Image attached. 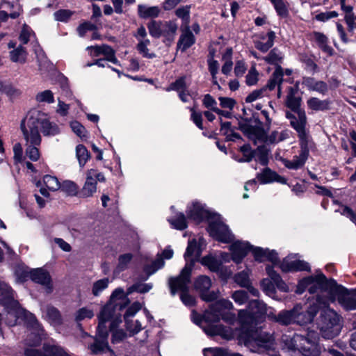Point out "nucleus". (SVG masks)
Returning <instances> with one entry per match:
<instances>
[{"label": "nucleus", "instance_id": "2eb2a0df", "mask_svg": "<svg viewBox=\"0 0 356 356\" xmlns=\"http://www.w3.org/2000/svg\"><path fill=\"white\" fill-rule=\"evenodd\" d=\"M318 335L315 332H309L307 337L296 335L294 340L298 343L300 352L305 356H318L320 349L318 346Z\"/></svg>", "mask_w": 356, "mask_h": 356}, {"label": "nucleus", "instance_id": "ea45409f", "mask_svg": "<svg viewBox=\"0 0 356 356\" xmlns=\"http://www.w3.org/2000/svg\"><path fill=\"white\" fill-rule=\"evenodd\" d=\"M76 156L81 168H83L90 156L88 149L83 145H78L76 147Z\"/></svg>", "mask_w": 356, "mask_h": 356}, {"label": "nucleus", "instance_id": "6e6d98bb", "mask_svg": "<svg viewBox=\"0 0 356 356\" xmlns=\"http://www.w3.org/2000/svg\"><path fill=\"white\" fill-rule=\"evenodd\" d=\"M132 254L126 253L120 255L118 259V264L117 266V270L120 272L129 267V264L132 259Z\"/></svg>", "mask_w": 356, "mask_h": 356}, {"label": "nucleus", "instance_id": "5701e85b", "mask_svg": "<svg viewBox=\"0 0 356 356\" xmlns=\"http://www.w3.org/2000/svg\"><path fill=\"white\" fill-rule=\"evenodd\" d=\"M174 252L170 247H167L157 258L152 261L151 264H146L144 268L145 272L148 276L154 274L159 269L164 266L163 259H170L173 257Z\"/></svg>", "mask_w": 356, "mask_h": 356}, {"label": "nucleus", "instance_id": "4c0bfd02", "mask_svg": "<svg viewBox=\"0 0 356 356\" xmlns=\"http://www.w3.org/2000/svg\"><path fill=\"white\" fill-rule=\"evenodd\" d=\"M9 54L10 60L14 63H24L26 60L27 52L22 45L10 51Z\"/></svg>", "mask_w": 356, "mask_h": 356}, {"label": "nucleus", "instance_id": "c756f323", "mask_svg": "<svg viewBox=\"0 0 356 356\" xmlns=\"http://www.w3.org/2000/svg\"><path fill=\"white\" fill-rule=\"evenodd\" d=\"M88 51L92 56H99L100 55H104L106 58V60L111 61L112 63H116V58L115 56L114 51L113 49L106 44L102 46H92L88 47Z\"/></svg>", "mask_w": 356, "mask_h": 356}, {"label": "nucleus", "instance_id": "69168bd1", "mask_svg": "<svg viewBox=\"0 0 356 356\" xmlns=\"http://www.w3.org/2000/svg\"><path fill=\"white\" fill-rule=\"evenodd\" d=\"M73 12L70 10H59L54 13L55 19L59 22H67L72 15Z\"/></svg>", "mask_w": 356, "mask_h": 356}, {"label": "nucleus", "instance_id": "20e7f679", "mask_svg": "<svg viewBox=\"0 0 356 356\" xmlns=\"http://www.w3.org/2000/svg\"><path fill=\"white\" fill-rule=\"evenodd\" d=\"M186 212L188 216L197 222L207 220L209 222L208 231L213 238L223 243H230L234 241V235L225 224L221 216L211 213L202 204L198 202H192L188 207Z\"/></svg>", "mask_w": 356, "mask_h": 356}, {"label": "nucleus", "instance_id": "6ab92c4d", "mask_svg": "<svg viewBox=\"0 0 356 356\" xmlns=\"http://www.w3.org/2000/svg\"><path fill=\"white\" fill-rule=\"evenodd\" d=\"M211 286V280L206 275H201L195 280V287L200 293L201 298L204 301H213L219 296L218 292H208Z\"/></svg>", "mask_w": 356, "mask_h": 356}, {"label": "nucleus", "instance_id": "393cba45", "mask_svg": "<svg viewBox=\"0 0 356 356\" xmlns=\"http://www.w3.org/2000/svg\"><path fill=\"white\" fill-rule=\"evenodd\" d=\"M250 252H252L254 260L258 262L270 261L273 264H277L278 261L277 254L274 250L252 245Z\"/></svg>", "mask_w": 356, "mask_h": 356}, {"label": "nucleus", "instance_id": "f8f14e48", "mask_svg": "<svg viewBox=\"0 0 356 356\" xmlns=\"http://www.w3.org/2000/svg\"><path fill=\"white\" fill-rule=\"evenodd\" d=\"M191 273V264H187L184 266L179 277L171 278L169 280L171 293L174 295L177 291H181V299L185 305L189 307L194 305L195 302V298L187 293Z\"/></svg>", "mask_w": 356, "mask_h": 356}, {"label": "nucleus", "instance_id": "0eeeda50", "mask_svg": "<svg viewBox=\"0 0 356 356\" xmlns=\"http://www.w3.org/2000/svg\"><path fill=\"white\" fill-rule=\"evenodd\" d=\"M241 131L254 143L257 141H264L269 143H275L282 141L289 137L288 131L281 132L274 131L270 135L266 136L265 130L261 127V122L255 118L249 120L239 122Z\"/></svg>", "mask_w": 356, "mask_h": 356}, {"label": "nucleus", "instance_id": "c85d7f7f", "mask_svg": "<svg viewBox=\"0 0 356 356\" xmlns=\"http://www.w3.org/2000/svg\"><path fill=\"white\" fill-rule=\"evenodd\" d=\"M257 179L261 184H269L273 181H277L280 184H286V179L279 175L275 172L271 170L269 168H265L261 172L258 173L257 175Z\"/></svg>", "mask_w": 356, "mask_h": 356}, {"label": "nucleus", "instance_id": "bf43d9fd", "mask_svg": "<svg viewBox=\"0 0 356 356\" xmlns=\"http://www.w3.org/2000/svg\"><path fill=\"white\" fill-rule=\"evenodd\" d=\"M70 127L72 131L82 140H84L87 138V131L86 130L85 127L79 122H72L70 123Z\"/></svg>", "mask_w": 356, "mask_h": 356}, {"label": "nucleus", "instance_id": "a19ab883", "mask_svg": "<svg viewBox=\"0 0 356 356\" xmlns=\"http://www.w3.org/2000/svg\"><path fill=\"white\" fill-rule=\"evenodd\" d=\"M168 221L171 225L177 229L182 230L187 227L186 218L181 213H178L175 217L170 218Z\"/></svg>", "mask_w": 356, "mask_h": 356}, {"label": "nucleus", "instance_id": "0e129e2a", "mask_svg": "<svg viewBox=\"0 0 356 356\" xmlns=\"http://www.w3.org/2000/svg\"><path fill=\"white\" fill-rule=\"evenodd\" d=\"M218 67H219V65H218V63L217 60H215L213 59H210L209 60V72H211V74L212 75L213 83V84L217 85L218 88H220V87L217 82V78H216V74L218 73Z\"/></svg>", "mask_w": 356, "mask_h": 356}, {"label": "nucleus", "instance_id": "37998d69", "mask_svg": "<svg viewBox=\"0 0 356 356\" xmlns=\"http://www.w3.org/2000/svg\"><path fill=\"white\" fill-rule=\"evenodd\" d=\"M109 282L108 278H103L95 282L92 286V293L95 296H99L108 287Z\"/></svg>", "mask_w": 356, "mask_h": 356}, {"label": "nucleus", "instance_id": "aec40b11", "mask_svg": "<svg viewBox=\"0 0 356 356\" xmlns=\"http://www.w3.org/2000/svg\"><path fill=\"white\" fill-rule=\"evenodd\" d=\"M280 268L283 272L310 270L309 264L296 254H290L284 259L280 264Z\"/></svg>", "mask_w": 356, "mask_h": 356}, {"label": "nucleus", "instance_id": "423d86ee", "mask_svg": "<svg viewBox=\"0 0 356 356\" xmlns=\"http://www.w3.org/2000/svg\"><path fill=\"white\" fill-rule=\"evenodd\" d=\"M307 124V117L305 113L300 111L298 113V119L293 118L291 125L298 132L301 143V151L298 156L293 157V160L284 159L283 163L284 165L289 169L297 170L302 168L309 156V149L307 148L308 136L306 131L305 126Z\"/></svg>", "mask_w": 356, "mask_h": 356}, {"label": "nucleus", "instance_id": "c03bdc74", "mask_svg": "<svg viewBox=\"0 0 356 356\" xmlns=\"http://www.w3.org/2000/svg\"><path fill=\"white\" fill-rule=\"evenodd\" d=\"M37 58L38 63V70L40 72L41 74H44L52 67L51 63H50V62L42 52L38 54Z\"/></svg>", "mask_w": 356, "mask_h": 356}, {"label": "nucleus", "instance_id": "bb28decb", "mask_svg": "<svg viewBox=\"0 0 356 356\" xmlns=\"http://www.w3.org/2000/svg\"><path fill=\"white\" fill-rule=\"evenodd\" d=\"M298 92L297 87H289L288 88V94L286 99V106L293 111H297V115H293L287 114V118L290 119V122L293 118L298 119V113L300 111L304 112V111L299 109L300 104V98L296 97V94Z\"/></svg>", "mask_w": 356, "mask_h": 356}, {"label": "nucleus", "instance_id": "13d9d810", "mask_svg": "<svg viewBox=\"0 0 356 356\" xmlns=\"http://www.w3.org/2000/svg\"><path fill=\"white\" fill-rule=\"evenodd\" d=\"M149 33L153 36L158 38L163 35V23L153 21L148 26Z\"/></svg>", "mask_w": 356, "mask_h": 356}, {"label": "nucleus", "instance_id": "4be33fe9", "mask_svg": "<svg viewBox=\"0 0 356 356\" xmlns=\"http://www.w3.org/2000/svg\"><path fill=\"white\" fill-rule=\"evenodd\" d=\"M44 353L41 354L32 348H27L25 350V356H72L65 352L61 347L54 345H44Z\"/></svg>", "mask_w": 356, "mask_h": 356}, {"label": "nucleus", "instance_id": "09e8293b", "mask_svg": "<svg viewBox=\"0 0 356 356\" xmlns=\"http://www.w3.org/2000/svg\"><path fill=\"white\" fill-rule=\"evenodd\" d=\"M232 54V49H227L226 53L222 56V59L225 60V63L222 67V72L225 75H228L232 70L233 63L231 60Z\"/></svg>", "mask_w": 356, "mask_h": 356}, {"label": "nucleus", "instance_id": "6e6552de", "mask_svg": "<svg viewBox=\"0 0 356 356\" xmlns=\"http://www.w3.org/2000/svg\"><path fill=\"white\" fill-rule=\"evenodd\" d=\"M234 309L231 301L227 299H221L211 305L209 310L206 311L200 319L193 317L196 324L206 323H213L220 321V319L225 322L233 324L236 321V315L230 311Z\"/></svg>", "mask_w": 356, "mask_h": 356}, {"label": "nucleus", "instance_id": "4468645a", "mask_svg": "<svg viewBox=\"0 0 356 356\" xmlns=\"http://www.w3.org/2000/svg\"><path fill=\"white\" fill-rule=\"evenodd\" d=\"M266 272L270 280L265 278L263 279L261 282V289L266 293V295L274 298V294L275 293L274 285H276L277 289L282 291H289L288 286L282 280L280 275L274 270L273 267L268 266L266 267Z\"/></svg>", "mask_w": 356, "mask_h": 356}, {"label": "nucleus", "instance_id": "49530a36", "mask_svg": "<svg viewBox=\"0 0 356 356\" xmlns=\"http://www.w3.org/2000/svg\"><path fill=\"white\" fill-rule=\"evenodd\" d=\"M268 40L266 42H258L256 44V47L263 51H267L270 48H271L274 44V40L275 38V34L273 31H270L267 34Z\"/></svg>", "mask_w": 356, "mask_h": 356}, {"label": "nucleus", "instance_id": "774afa93", "mask_svg": "<svg viewBox=\"0 0 356 356\" xmlns=\"http://www.w3.org/2000/svg\"><path fill=\"white\" fill-rule=\"evenodd\" d=\"M241 151L243 153V158L238 160L239 162H249L253 157V152L249 145H244L241 147Z\"/></svg>", "mask_w": 356, "mask_h": 356}, {"label": "nucleus", "instance_id": "864d4df0", "mask_svg": "<svg viewBox=\"0 0 356 356\" xmlns=\"http://www.w3.org/2000/svg\"><path fill=\"white\" fill-rule=\"evenodd\" d=\"M205 356H242L238 353L228 354L227 351L220 348H211L204 350Z\"/></svg>", "mask_w": 356, "mask_h": 356}, {"label": "nucleus", "instance_id": "338daca9", "mask_svg": "<svg viewBox=\"0 0 356 356\" xmlns=\"http://www.w3.org/2000/svg\"><path fill=\"white\" fill-rule=\"evenodd\" d=\"M32 36H33V33L31 29L28 26L24 25L19 37V40L23 44H26Z\"/></svg>", "mask_w": 356, "mask_h": 356}, {"label": "nucleus", "instance_id": "f704fd0d", "mask_svg": "<svg viewBox=\"0 0 356 356\" xmlns=\"http://www.w3.org/2000/svg\"><path fill=\"white\" fill-rule=\"evenodd\" d=\"M312 40L316 42L318 47L327 55L331 56L333 54L334 50L329 46L328 38L323 33L314 32L312 34Z\"/></svg>", "mask_w": 356, "mask_h": 356}, {"label": "nucleus", "instance_id": "473e14b6", "mask_svg": "<svg viewBox=\"0 0 356 356\" xmlns=\"http://www.w3.org/2000/svg\"><path fill=\"white\" fill-rule=\"evenodd\" d=\"M302 85L308 90L311 91H316L321 94H324L327 90V86L325 82L316 80L311 77L304 78Z\"/></svg>", "mask_w": 356, "mask_h": 356}, {"label": "nucleus", "instance_id": "9d476101", "mask_svg": "<svg viewBox=\"0 0 356 356\" xmlns=\"http://www.w3.org/2000/svg\"><path fill=\"white\" fill-rule=\"evenodd\" d=\"M33 126V122L29 120L21 124V130L25 140L26 156L32 161H37L40 156L38 147L40 145L41 136Z\"/></svg>", "mask_w": 356, "mask_h": 356}, {"label": "nucleus", "instance_id": "de8ad7c7", "mask_svg": "<svg viewBox=\"0 0 356 356\" xmlns=\"http://www.w3.org/2000/svg\"><path fill=\"white\" fill-rule=\"evenodd\" d=\"M152 287L153 286L151 283H136L127 289V293L131 294L134 291L140 293H145L149 292Z\"/></svg>", "mask_w": 356, "mask_h": 356}, {"label": "nucleus", "instance_id": "7c9ffc66", "mask_svg": "<svg viewBox=\"0 0 356 356\" xmlns=\"http://www.w3.org/2000/svg\"><path fill=\"white\" fill-rule=\"evenodd\" d=\"M43 318L54 327H57L63 323L59 311L55 307L48 306L43 311Z\"/></svg>", "mask_w": 356, "mask_h": 356}, {"label": "nucleus", "instance_id": "c9c22d12", "mask_svg": "<svg viewBox=\"0 0 356 356\" xmlns=\"http://www.w3.org/2000/svg\"><path fill=\"white\" fill-rule=\"evenodd\" d=\"M307 104L309 109L319 111L329 109L330 102L327 99L321 100L316 97H310L307 99Z\"/></svg>", "mask_w": 356, "mask_h": 356}, {"label": "nucleus", "instance_id": "ddd939ff", "mask_svg": "<svg viewBox=\"0 0 356 356\" xmlns=\"http://www.w3.org/2000/svg\"><path fill=\"white\" fill-rule=\"evenodd\" d=\"M33 121L34 128L39 132V128L44 136H55L59 133L58 126L51 122L47 115L38 110L30 111L21 124H26L28 121Z\"/></svg>", "mask_w": 356, "mask_h": 356}, {"label": "nucleus", "instance_id": "f257e3e1", "mask_svg": "<svg viewBox=\"0 0 356 356\" xmlns=\"http://www.w3.org/2000/svg\"><path fill=\"white\" fill-rule=\"evenodd\" d=\"M273 316V309L267 307L266 305L259 300H252L249 302L248 307L240 309L238 313V322L240 329L234 330L229 327L222 325H213L212 323L198 325L209 336L219 335L225 339H232L237 337L240 342L252 352H260L262 349H270L273 346L272 336L266 332L254 330L253 326L257 318L264 316Z\"/></svg>", "mask_w": 356, "mask_h": 356}, {"label": "nucleus", "instance_id": "58836bf2", "mask_svg": "<svg viewBox=\"0 0 356 356\" xmlns=\"http://www.w3.org/2000/svg\"><path fill=\"white\" fill-rule=\"evenodd\" d=\"M160 10L157 6H138V15L143 18L156 17L159 15Z\"/></svg>", "mask_w": 356, "mask_h": 356}, {"label": "nucleus", "instance_id": "e433bc0d", "mask_svg": "<svg viewBox=\"0 0 356 356\" xmlns=\"http://www.w3.org/2000/svg\"><path fill=\"white\" fill-rule=\"evenodd\" d=\"M283 77V71L280 66H277L275 70V72L273 74L272 78L270 80L269 83L268 84V87L269 90H273L275 86H278V97H280L281 96V88H280V84L282 81Z\"/></svg>", "mask_w": 356, "mask_h": 356}, {"label": "nucleus", "instance_id": "79ce46f5", "mask_svg": "<svg viewBox=\"0 0 356 356\" xmlns=\"http://www.w3.org/2000/svg\"><path fill=\"white\" fill-rule=\"evenodd\" d=\"M250 272L246 270H243L240 273H238L234 275V282L241 287H248L249 284L251 283L250 280Z\"/></svg>", "mask_w": 356, "mask_h": 356}, {"label": "nucleus", "instance_id": "72a5a7b5", "mask_svg": "<svg viewBox=\"0 0 356 356\" xmlns=\"http://www.w3.org/2000/svg\"><path fill=\"white\" fill-rule=\"evenodd\" d=\"M195 42V37L189 29V26L184 27L179 40L178 49L184 51Z\"/></svg>", "mask_w": 356, "mask_h": 356}, {"label": "nucleus", "instance_id": "603ef678", "mask_svg": "<svg viewBox=\"0 0 356 356\" xmlns=\"http://www.w3.org/2000/svg\"><path fill=\"white\" fill-rule=\"evenodd\" d=\"M60 188L63 191L72 196L76 195L79 190L77 184L70 180L64 181L61 184Z\"/></svg>", "mask_w": 356, "mask_h": 356}, {"label": "nucleus", "instance_id": "cd10ccee", "mask_svg": "<svg viewBox=\"0 0 356 356\" xmlns=\"http://www.w3.org/2000/svg\"><path fill=\"white\" fill-rule=\"evenodd\" d=\"M0 304L8 307V304L17 306V301L14 298V292L5 282H0Z\"/></svg>", "mask_w": 356, "mask_h": 356}, {"label": "nucleus", "instance_id": "3c124183", "mask_svg": "<svg viewBox=\"0 0 356 356\" xmlns=\"http://www.w3.org/2000/svg\"><path fill=\"white\" fill-rule=\"evenodd\" d=\"M150 42L148 39H144L143 40H140L138 44L137 48L138 51L145 58H153L155 57V54L154 53L149 52L148 49V45Z\"/></svg>", "mask_w": 356, "mask_h": 356}, {"label": "nucleus", "instance_id": "a878e982", "mask_svg": "<svg viewBox=\"0 0 356 356\" xmlns=\"http://www.w3.org/2000/svg\"><path fill=\"white\" fill-rule=\"evenodd\" d=\"M38 186H40V191L45 197L49 196V191H56L61 187V184L58 178L49 175L44 176L42 182H39Z\"/></svg>", "mask_w": 356, "mask_h": 356}, {"label": "nucleus", "instance_id": "7ed1b4c3", "mask_svg": "<svg viewBox=\"0 0 356 356\" xmlns=\"http://www.w3.org/2000/svg\"><path fill=\"white\" fill-rule=\"evenodd\" d=\"M123 296L122 289H115L111 295L109 302L103 307L99 316L98 339H96L95 342L90 347L92 353L99 354L108 348L106 341L108 331L106 323H111L110 329L113 330L122 322L120 310L124 306L122 305V301L120 299Z\"/></svg>", "mask_w": 356, "mask_h": 356}, {"label": "nucleus", "instance_id": "a18cd8bd", "mask_svg": "<svg viewBox=\"0 0 356 356\" xmlns=\"http://www.w3.org/2000/svg\"><path fill=\"white\" fill-rule=\"evenodd\" d=\"M191 6L179 7L175 11L176 15L183 20L184 27L189 26Z\"/></svg>", "mask_w": 356, "mask_h": 356}, {"label": "nucleus", "instance_id": "a211bd4d", "mask_svg": "<svg viewBox=\"0 0 356 356\" xmlns=\"http://www.w3.org/2000/svg\"><path fill=\"white\" fill-rule=\"evenodd\" d=\"M205 245V241L202 237L198 239L193 238L188 241V246L184 254V259L187 264H191V268L194 263L198 261L202 251V247Z\"/></svg>", "mask_w": 356, "mask_h": 356}, {"label": "nucleus", "instance_id": "1a4fd4ad", "mask_svg": "<svg viewBox=\"0 0 356 356\" xmlns=\"http://www.w3.org/2000/svg\"><path fill=\"white\" fill-rule=\"evenodd\" d=\"M316 302L318 306L314 305V303H313L312 304V307H316L317 310L318 308H323L318 322V327L323 337L324 338L331 339L337 336L341 328L340 316L335 311L327 307V306L324 307L322 304H320L317 301V299Z\"/></svg>", "mask_w": 356, "mask_h": 356}, {"label": "nucleus", "instance_id": "8fccbe9b", "mask_svg": "<svg viewBox=\"0 0 356 356\" xmlns=\"http://www.w3.org/2000/svg\"><path fill=\"white\" fill-rule=\"evenodd\" d=\"M35 99L40 103L51 104L54 102V94L49 90H45L38 92L35 96Z\"/></svg>", "mask_w": 356, "mask_h": 356}, {"label": "nucleus", "instance_id": "412c9836", "mask_svg": "<svg viewBox=\"0 0 356 356\" xmlns=\"http://www.w3.org/2000/svg\"><path fill=\"white\" fill-rule=\"evenodd\" d=\"M252 245L245 241H236L229 245V251L232 253V259L236 264H240L250 252Z\"/></svg>", "mask_w": 356, "mask_h": 356}, {"label": "nucleus", "instance_id": "b1692460", "mask_svg": "<svg viewBox=\"0 0 356 356\" xmlns=\"http://www.w3.org/2000/svg\"><path fill=\"white\" fill-rule=\"evenodd\" d=\"M141 304L138 302H136L128 308L124 314L126 327L129 332L130 335L136 334L143 329L141 323L138 320L135 321L136 327L134 329L132 328L130 319V318H132L141 309Z\"/></svg>", "mask_w": 356, "mask_h": 356}, {"label": "nucleus", "instance_id": "680f3d73", "mask_svg": "<svg viewBox=\"0 0 356 356\" xmlns=\"http://www.w3.org/2000/svg\"><path fill=\"white\" fill-rule=\"evenodd\" d=\"M231 297L239 305L245 304L248 300V293L243 290L235 291L232 293Z\"/></svg>", "mask_w": 356, "mask_h": 356}, {"label": "nucleus", "instance_id": "e2e57ef3", "mask_svg": "<svg viewBox=\"0 0 356 356\" xmlns=\"http://www.w3.org/2000/svg\"><path fill=\"white\" fill-rule=\"evenodd\" d=\"M94 316V312L92 310L83 307L79 309L75 316V319L76 321H81L86 319H90Z\"/></svg>", "mask_w": 356, "mask_h": 356}, {"label": "nucleus", "instance_id": "f03ea898", "mask_svg": "<svg viewBox=\"0 0 356 356\" xmlns=\"http://www.w3.org/2000/svg\"><path fill=\"white\" fill-rule=\"evenodd\" d=\"M306 289L310 293L318 291L327 293L329 296L323 298L317 297V301L324 307L328 306L330 302H334L336 297L339 303L346 310L356 309V289L348 290L341 285H339L333 279H327L323 273L318 270L314 275H311L301 280L298 286L296 292L303 293Z\"/></svg>", "mask_w": 356, "mask_h": 356}, {"label": "nucleus", "instance_id": "f3484780", "mask_svg": "<svg viewBox=\"0 0 356 356\" xmlns=\"http://www.w3.org/2000/svg\"><path fill=\"white\" fill-rule=\"evenodd\" d=\"M86 181L81 190V195L84 197H92L97 191V181L104 182V175L95 169L87 170Z\"/></svg>", "mask_w": 356, "mask_h": 356}, {"label": "nucleus", "instance_id": "4d7b16f0", "mask_svg": "<svg viewBox=\"0 0 356 356\" xmlns=\"http://www.w3.org/2000/svg\"><path fill=\"white\" fill-rule=\"evenodd\" d=\"M177 29V26L174 22L163 23V35L168 39H172Z\"/></svg>", "mask_w": 356, "mask_h": 356}, {"label": "nucleus", "instance_id": "9b49d317", "mask_svg": "<svg viewBox=\"0 0 356 356\" xmlns=\"http://www.w3.org/2000/svg\"><path fill=\"white\" fill-rule=\"evenodd\" d=\"M300 310H302V307L296 305L291 311L280 312L276 320L284 325H288L291 323L303 325L311 322L317 313V307H312V303L307 305L306 313L300 312Z\"/></svg>", "mask_w": 356, "mask_h": 356}, {"label": "nucleus", "instance_id": "2f4dec72", "mask_svg": "<svg viewBox=\"0 0 356 356\" xmlns=\"http://www.w3.org/2000/svg\"><path fill=\"white\" fill-rule=\"evenodd\" d=\"M200 261L211 271L218 273L221 276H225L223 275L224 267L221 266V262L213 256L211 254L205 256Z\"/></svg>", "mask_w": 356, "mask_h": 356}, {"label": "nucleus", "instance_id": "39448f33", "mask_svg": "<svg viewBox=\"0 0 356 356\" xmlns=\"http://www.w3.org/2000/svg\"><path fill=\"white\" fill-rule=\"evenodd\" d=\"M3 306L6 310V323L9 326H14L17 323L18 320H24L29 332L26 339V343L29 346L39 345L46 337L44 330L38 323L35 317L31 314L22 308L17 302V306L13 307L11 304Z\"/></svg>", "mask_w": 356, "mask_h": 356}, {"label": "nucleus", "instance_id": "5fc2aeb1", "mask_svg": "<svg viewBox=\"0 0 356 356\" xmlns=\"http://www.w3.org/2000/svg\"><path fill=\"white\" fill-rule=\"evenodd\" d=\"M278 15L284 17L288 15L285 0H270Z\"/></svg>", "mask_w": 356, "mask_h": 356}, {"label": "nucleus", "instance_id": "dca6fc26", "mask_svg": "<svg viewBox=\"0 0 356 356\" xmlns=\"http://www.w3.org/2000/svg\"><path fill=\"white\" fill-rule=\"evenodd\" d=\"M16 275L19 281H24L29 275L30 278L35 282L39 283L45 287L47 293H51L52 291V284L51 277L47 271L42 268H36L30 271L24 270L19 277V270L16 271Z\"/></svg>", "mask_w": 356, "mask_h": 356}, {"label": "nucleus", "instance_id": "052dcab7", "mask_svg": "<svg viewBox=\"0 0 356 356\" xmlns=\"http://www.w3.org/2000/svg\"><path fill=\"white\" fill-rule=\"evenodd\" d=\"M187 89V83L186 81V77H181L178 79L175 82L171 83L169 87L166 88L167 91L175 90L177 92L183 91Z\"/></svg>", "mask_w": 356, "mask_h": 356}]
</instances>
